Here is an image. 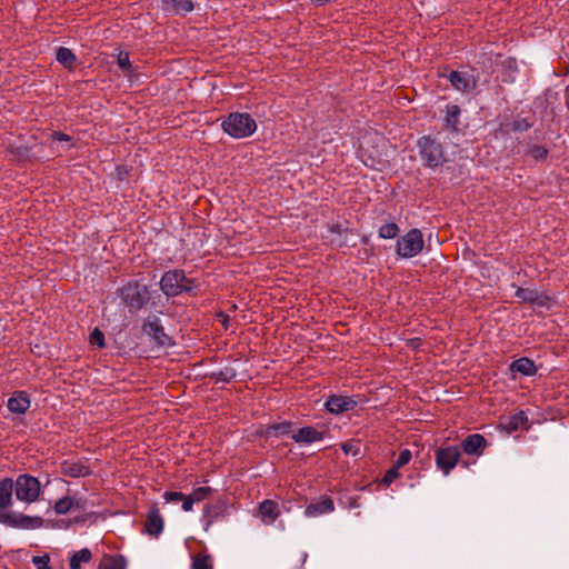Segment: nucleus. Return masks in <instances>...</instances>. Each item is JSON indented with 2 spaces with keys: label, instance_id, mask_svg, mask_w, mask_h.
<instances>
[{
  "label": "nucleus",
  "instance_id": "obj_31",
  "mask_svg": "<svg viewBox=\"0 0 569 569\" xmlns=\"http://www.w3.org/2000/svg\"><path fill=\"white\" fill-rule=\"evenodd\" d=\"M515 296L522 301L531 303L538 302L539 298L537 291L529 288H518Z\"/></svg>",
  "mask_w": 569,
  "mask_h": 569
},
{
  "label": "nucleus",
  "instance_id": "obj_24",
  "mask_svg": "<svg viewBox=\"0 0 569 569\" xmlns=\"http://www.w3.org/2000/svg\"><path fill=\"white\" fill-rule=\"evenodd\" d=\"M167 10L176 13H187L193 10V4L190 0H161Z\"/></svg>",
  "mask_w": 569,
  "mask_h": 569
},
{
  "label": "nucleus",
  "instance_id": "obj_8",
  "mask_svg": "<svg viewBox=\"0 0 569 569\" xmlns=\"http://www.w3.org/2000/svg\"><path fill=\"white\" fill-rule=\"evenodd\" d=\"M227 513L228 505L223 501L206 505L201 516V522L204 531H209L213 523L223 520Z\"/></svg>",
  "mask_w": 569,
  "mask_h": 569
},
{
  "label": "nucleus",
  "instance_id": "obj_46",
  "mask_svg": "<svg viewBox=\"0 0 569 569\" xmlns=\"http://www.w3.org/2000/svg\"><path fill=\"white\" fill-rule=\"evenodd\" d=\"M10 519V512H0V523L8 526Z\"/></svg>",
  "mask_w": 569,
  "mask_h": 569
},
{
  "label": "nucleus",
  "instance_id": "obj_12",
  "mask_svg": "<svg viewBox=\"0 0 569 569\" xmlns=\"http://www.w3.org/2000/svg\"><path fill=\"white\" fill-rule=\"evenodd\" d=\"M486 447L487 440L482 435L479 433L469 435L461 442V448L467 455L481 456Z\"/></svg>",
  "mask_w": 569,
  "mask_h": 569
},
{
  "label": "nucleus",
  "instance_id": "obj_14",
  "mask_svg": "<svg viewBox=\"0 0 569 569\" xmlns=\"http://www.w3.org/2000/svg\"><path fill=\"white\" fill-rule=\"evenodd\" d=\"M356 406V401L351 398L343 397V396H331L326 401V409L331 413H342L345 411H349L353 409Z\"/></svg>",
  "mask_w": 569,
  "mask_h": 569
},
{
  "label": "nucleus",
  "instance_id": "obj_5",
  "mask_svg": "<svg viewBox=\"0 0 569 569\" xmlns=\"http://www.w3.org/2000/svg\"><path fill=\"white\" fill-rule=\"evenodd\" d=\"M122 301L131 309L142 308L150 298L147 286L139 283H128L120 290Z\"/></svg>",
  "mask_w": 569,
  "mask_h": 569
},
{
  "label": "nucleus",
  "instance_id": "obj_25",
  "mask_svg": "<svg viewBox=\"0 0 569 569\" xmlns=\"http://www.w3.org/2000/svg\"><path fill=\"white\" fill-rule=\"evenodd\" d=\"M127 561L123 556H106L100 562L99 569H126Z\"/></svg>",
  "mask_w": 569,
  "mask_h": 569
},
{
  "label": "nucleus",
  "instance_id": "obj_36",
  "mask_svg": "<svg viewBox=\"0 0 569 569\" xmlns=\"http://www.w3.org/2000/svg\"><path fill=\"white\" fill-rule=\"evenodd\" d=\"M292 425L290 422H281L272 426L270 428V432H273L276 436H284L291 432Z\"/></svg>",
  "mask_w": 569,
  "mask_h": 569
},
{
  "label": "nucleus",
  "instance_id": "obj_4",
  "mask_svg": "<svg viewBox=\"0 0 569 569\" xmlns=\"http://www.w3.org/2000/svg\"><path fill=\"white\" fill-rule=\"evenodd\" d=\"M16 497L18 500L27 503L37 501L40 495V482L36 477L23 473L13 481Z\"/></svg>",
  "mask_w": 569,
  "mask_h": 569
},
{
  "label": "nucleus",
  "instance_id": "obj_40",
  "mask_svg": "<svg viewBox=\"0 0 569 569\" xmlns=\"http://www.w3.org/2000/svg\"><path fill=\"white\" fill-rule=\"evenodd\" d=\"M398 470H399V468H397V467H396V465H393V467H392V468H390V469L386 472V475H385V477H383V480H382V481H383V483H385V485H390V483H392V482H393V481L399 477V471H398Z\"/></svg>",
  "mask_w": 569,
  "mask_h": 569
},
{
  "label": "nucleus",
  "instance_id": "obj_6",
  "mask_svg": "<svg viewBox=\"0 0 569 569\" xmlns=\"http://www.w3.org/2000/svg\"><path fill=\"white\" fill-rule=\"evenodd\" d=\"M420 156L428 167H438L443 163L445 156L441 146L430 137H422L418 141Z\"/></svg>",
  "mask_w": 569,
  "mask_h": 569
},
{
  "label": "nucleus",
  "instance_id": "obj_2",
  "mask_svg": "<svg viewBox=\"0 0 569 569\" xmlns=\"http://www.w3.org/2000/svg\"><path fill=\"white\" fill-rule=\"evenodd\" d=\"M160 288L167 297H176L183 291H191L192 280L184 276L182 270H170L163 273L160 280Z\"/></svg>",
  "mask_w": 569,
  "mask_h": 569
},
{
  "label": "nucleus",
  "instance_id": "obj_29",
  "mask_svg": "<svg viewBox=\"0 0 569 569\" xmlns=\"http://www.w3.org/2000/svg\"><path fill=\"white\" fill-rule=\"evenodd\" d=\"M399 233V227L395 222H388L379 228V237L382 239H393Z\"/></svg>",
  "mask_w": 569,
  "mask_h": 569
},
{
  "label": "nucleus",
  "instance_id": "obj_22",
  "mask_svg": "<svg viewBox=\"0 0 569 569\" xmlns=\"http://www.w3.org/2000/svg\"><path fill=\"white\" fill-rule=\"evenodd\" d=\"M13 480L4 478L0 481V509L9 508L12 505Z\"/></svg>",
  "mask_w": 569,
  "mask_h": 569
},
{
  "label": "nucleus",
  "instance_id": "obj_7",
  "mask_svg": "<svg viewBox=\"0 0 569 569\" xmlns=\"http://www.w3.org/2000/svg\"><path fill=\"white\" fill-rule=\"evenodd\" d=\"M459 458L460 450L457 446L439 448L436 451V466L443 472L445 476H448L450 471L457 466Z\"/></svg>",
  "mask_w": 569,
  "mask_h": 569
},
{
  "label": "nucleus",
  "instance_id": "obj_23",
  "mask_svg": "<svg viewBox=\"0 0 569 569\" xmlns=\"http://www.w3.org/2000/svg\"><path fill=\"white\" fill-rule=\"evenodd\" d=\"M461 110L457 104H448L446 108L445 124L451 131H458Z\"/></svg>",
  "mask_w": 569,
  "mask_h": 569
},
{
  "label": "nucleus",
  "instance_id": "obj_28",
  "mask_svg": "<svg viewBox=\"0 0 569 569\" xmlns=\"http://www.w3.org/2000/svg\"><path fill=\"white\" fill-rule=\"evenodd\" d=\"M53 509L57 515H67L70 510L73 509L72 497L66 496L60 498L54 503Z\"/></svg>",
  "mask_w": 569,
  "mask_h": 569
},
{
  "label": "nucleus",
  "instance_id": "obj_27",
  "mask_svg": "<svg viewBox=\"0 0 569 569\" xmlns=\"http://www.w3.org/2000/svg\"><path fill=\"white\" fill-rule=\"evenodd\" d=\"M57 61L67 68H71L76 61V56L70 49L60 47L57 51Z\"/></svg>",
  "mask_w": 569,
  "mask_h": 569
},
{
  "label": "nucleus",
  "instance_id": "obj_44",
  "mask_svg": "<svg viewBox=\"0 0 569 569\" xmlns=\"http://www.w3.org/2000/svg\"><path fill=\"white\" fill-rule=\"evenodd\" d=\"M529 127L530 124L526 120H518L512 124V129L518 131L527 130Z\"/></svg>",
  "mask_w": 569,
  "mask_h": 569
},
{
  "label": "nucleus",
  "instance_id": "obj_33",
  "mask_svg": "<svg viewBox=\"0 0 569 569\" xmlns=\"http://www.w3.org/2000/svg\"><path fill=\"white\" fill-rule=\"evenodd\" d=\"M191 569H212L209 556H197L192 560Z\"/></svg>",
  "mask_w": 569,
  "mask_h": 569
},
{
  "label": "nucleus",
  "instance_id": "obj_11",
  "mask_svg": "<svg viewBox=\"0 0 569 569\" xmlns=\"http://www.w3.org/2000/svg\"><path fill=\"white\" fill-rule=\"evenodd\" d=\"M43 520L39 516H26L22 513L10 512L8 527L18 529H37L40 528Z\"/></svg>",
  "mask_w": 569,
  "mask_h": 569
},
{
  "label": "nucleus",
  "instance_id": "obj_18",
  "mask_svg": "<svg viewBox=\"0 0 569 569\" xmlns=\"http://www.w3.org/2000/svg\"><path fill=\"white\" fill-rule=\"evenodd\" d=\"M509 369L512 373H519L526 377L535 376L537 372L535 362L526 357L512 361Z\"/></svg>",
  "mask_w": 569,
  "mask_h": 569
},
{
  "label": "nucleus",
  "instance_id": "obj_20",
  "mask_svg": "<svg viewBox=\"0 0 569 569\" xmlns=\"http://www.w3.org/2000/svg\"><path fill=\"white\" fill-rule=\"evenodd\" d=\"M335 510V505L331 498H323L319 502L311 503L306 508L308 517H317L325 513H330Z\"/></svg>",
  "mask_w": 569,
  "mask_h": 569
},
{
  "label": "nucleus",
  "instance_id": "obj_26",
  "mask_svg": "<svg viewBox=\"0 0 569 569\" xmlns=\"http://www.w3.org/2000/svg\"><path fill=\"white\" fill-rule=\"evenodd\" d=\"M91 558L92 553L88 548L74 552L70 558V569H80L81 563L89 562Z\"/></svg>",
  "mask_w": 569,
  "mask_h": 569
},
{
  "label": "nucleus",
  "instance_id": "obj_1",
  "mask_svg": "<svg viewBox=\"0 0 569 569\" xmlns=\"http://www.w3.org/2000/svg\"><path fill=\"white\" fill-rule=\"evenodd\" d=\"M223 131L234 138L243 139L252 136L257 130L254 119L246 112H232L221 123Z\"/></svg>",
  "mask_w": 569,
  "mask_h": 569
},
{
  "label": "nucleus",
  "instance_id": "obj_42",
  "mask_svg": "<svg viewBox=\"0 0 569 569\" xmlns=\"http://www.w3.org/2000/svg\"><path fill=\"white\" fill-rule=\"evenodd\" d=\"M72 502H73V509H77L79 511L84 510L87 507V500L82 499V498H73L72 497Z\"/></svg>",
  "mask_w": 569,
  "mask_h": 569
},
{
  "label": "nucleus",
  "instance_id": "obj_35",
  "mask_svg": "<svg viewBox=\"0 0 569 569\" xmlns=\"http://www.w3.org/2000/svg\"><path fill=\"white\" fill-rule=\"evenodd\" d=\"M528 154L533 160L539 161V160H543L547 157L548 150L545 147H541V146H532L529 149Z\"/></svg>",
  "mask_w": 569,
  "mask_h": 569
},
{
  "label": "nucleus",
  "instance_id": "obj_13",
  "mask_svg": "<svg viewBox=\"0 0 569 569\" xmlns=\"http://www.w3.org/2000/svg\"><path fill=\"white\" fill-rule=\"evenodd\" d=\"M62 473L72 478L87 477L91 473L90 466L82 460H67L61 465Z\"/></svg>",
  "mask_w": 569,
  "mask_h": 569
},
{
  "label": "nucleus",
  "instance_id": "obj_9",
  "mask_svg": "<svg viewBox=\"0 0 569 569\" xmlns=\"http://www.w3.org/2000/svg\"><path fill=\"white\" fill-rule=\"evenodd\" d=\"M448 80L457 91L463 93L471 92L472 90H475L477 86L476 78L471 73L465 71L450 72L448 76Z\"/></svg>",
  "mask_w": 569,
  "mask_h": 569
},
{
  "label": "nucleus",
  "instance_id": "obj_39",
  "mask_svg": "<svg viewBox=\"0 0 569 569\" xmlns=\"http://www.w3.org/2000/svg\"><path fill=\"white\" fill-rule=\"evenodd\" d=\"M186 495L180 491H166L163 493V499L166 502H177L182 501L184 499Z\"/></svg>",
  "mask_w": 569,
  "mask_h": 569
},
{
  "label": "nucleus",
  "instance_id": "obj_34",
  "mask_svg": "<svg viewBox=\"0 0 569 569\" xmlns=\"http://www.w3.org/2000/svg\"><path fill=\"white\" fill-rule=\"evenodd\" d=\"M31 562L36 569H51L50 557L48 555L33 556Z\"/></svg>",
  "mask_w": 569,
  "mask_h": 569
},
{
  "label": "nucleus",
  "instance_id": "obj_30",
  "mask_svg": "<svg viewBox=\"0 0 569 569\" xmlns=\"http://www.w3.org/2000/svg\"><path fill=\"white\" fill-rule=\"evenodd\" d=\"M212 493V488L208 486L194 488L189 497L194 503L206 500Z\"/></svg>",
  "mask_w": 569,
  "mask_h": 569
},
{
  "label": "nucleus",
  "instance_id": "obj_3",
  "mask_svg": "<svg viewBox=\"0 0 569 569\" xmlns=\"http://www.w3.org/2000/svg\"><path fill=\"white\" fill-rule=\"evenodd\" d=\"M423 246L422 232L415 228L397 240L396 253L399 258L410 259L418 256L422 251Z\"/></svg>",
  "mask_w": 569,
  "mask_h": 569
},
{
  "label": "nucleus",
  "instance_id": "obj_21",
  "mask_svg": "<svg viewBox=\"0 0 569 569\" xmlns=\"http://www.w3.org/2000/svg\"><path fill=\"white\" fill-rule=\"evenodd\" d=\"M259 512L262 521L267 525L274 522L279 516L278 505L272 500H264L259 506Z\"/></svg>",
  "mask_w": 569,
  "mask_h": 569
},
{
  "label": "nucleus",
  "instance_id": "obj_19",
  "mask_svg": "<svg viewBox=\"0 0 569 569\" xmlns=\"http://www.w3.org/2000/svg\"><path fill=\"white\" fill-rule=\"evenodd\" d=\"M528 417L525 411H519L512 416H509L503 422H501V427L507 432H513L522 428H527Z\"/></svg>",
  "mask_w": 569,
  "mask_h": 569
},
{
  "label": "nucleus",
  "instance_id": "obj_17",
  "mask_svg": "<svg viewBox=\"0 0 569 569\" xmlns=\"http://www.w3.org/2000/svg\"><path fill=\"white\" fill-rule=\"evenodd\" d=\"M7 407L11 412L22 415L29 409L30 399L24 391H17L8 399Z\"/></svg>",
  "mask_w": 569,
  "mask_h": 569
},
{
  "label": "nucleus",
  "instance_id": "obj_16",
  "mask_svg": "<svg viewBox=\"0 0 569 569\" xmlns=\"http://www.w3.org/2000/svg\"><path fill=\"white\" fill-rule=\"evenodd\" d=\"M325 438V433L316 430L313 427H303L300 428L297 432L291 435V439L295 442H302L306 445H311L317 441H321Z\"/></svg>",
  "mask_w": 569,
  "mask_h": 569
},
{
  "label": "nucleus",
  "instance_id": "obj_10",
  "mask_svg": "<svg viewBox=\"0 0 569 569\" xmlns=\"http://www.w3.org/2000/svg\"><path fill=\"white\" fill-rule=\"evenodd\" d=\"M144 331L148 336L152 337L160 347H170L172 345L171 338L164 332L158 318L149 320L148 323L144 325Z\"/></svg>",
  "mask_w": 569,
  "mask_h": 569
},
{
  "label": "nucleus",
  "instance_id": "obj_41",
  "mask_svg": "<svg viewBox=\"0 0 569 569\" xmlns=\"http://www.w3.org/2000/svg\"><path fill=\"white\" fill-rule=\"evenodd\" d=\"M118 66L123 70L127 71L130 68V59L129 54L127 52H120L118 56Z\"/></svg>",
  "mask_w": 569,
  "mask_h": 569
},
{
  "label": "nucleus",
  "instance_id": "obj_43",
  "mask_svg": "<svg viewBox=\"0 0 569 569\" xmlns=\"http://www.w3.org/2000/svg\"><path fill=\"white\" fill-rule=\"evenodd\" d=\"M193 505H194V502L189 497V495H186L184 499H182V506H181L182 510L186 512H189L192 510Z\"/></svg>",
  "mask_w": 569,
  "mask_h": 569
},
{
  "label": "nucleus",
  "instance_id": "obj_32",
  "mask_svg": "<svg viewBox=\"0 0 569 569\" xmlns=\"http://www.w3.org/2000/svg\"><path fill=\"white\" fill-rule=\"evenodd\" d=\"M341 449L346 455L357 457L361 452V443L359 440H350L341 445Z\"/></svg>",
  "mask_w": 569,
  "mask_h": 569
},
{
  "label": "nucleus",
  "instance_id": "obj_38",
  "mask_svg": "<svg viewBox=\"0 0 569 569\" xmlns=\"http://www.w3.org/2000/svg\"><path fill=\"white\" fill-rule=\"evenodd\" d=\"M411 451L409 449H403L400 451L395 465L397 468H401L406 466L411 460Z\"/></svg>",
  "mask_w": 569,
  "mask_h": 569
},
{
  "label": "nucleus",
  "instance_id": "obj_45",
  "mask_svg": "<svg viewBox=\"0 0 569 569\" xmlns=\"http://www.w3.org/2000/svg\"><path fill=\"white\" fill-rule=\"evenodd\" d=\"M51 137H52L53 141H66V142L71 141V137L68 134H64L62 132H53L51 134Z\"/></svg>",
  "mask_w": 569,
  "mask_h": 569
},
{
  "label": "nucleus",
  "instance_id": "obj_15",
  "mask_svg": "<svg viewBox=\"0 0 569 569\" xmlns=\"http://www.w3.org/2000/svg\"><path fill=\"white\" fill-rule=\"evenodd\" d=\"M144 530L148 535L158 537L163 530V518L157 507L149 510L144 523Z\"/></svg>",
  "mask_w": 569,
  "mask_h": 569
},
{
  "label": "nucleus",
  "instance_id": "obj_37",
  "mask_svg": "<svg viewBox=\"0 0 569 569\" xmlns=\"http://www.w3.org/2000/svg\"><path fill=\"white\" fill-rule=\"evenodd\" d=\"M90 343L97 346L99 349L104 347V336L102 331L96 328L90 335Z\"/></svg>",
  "mask_w": 569,
  "mask_h": 569
}]
</instances>
